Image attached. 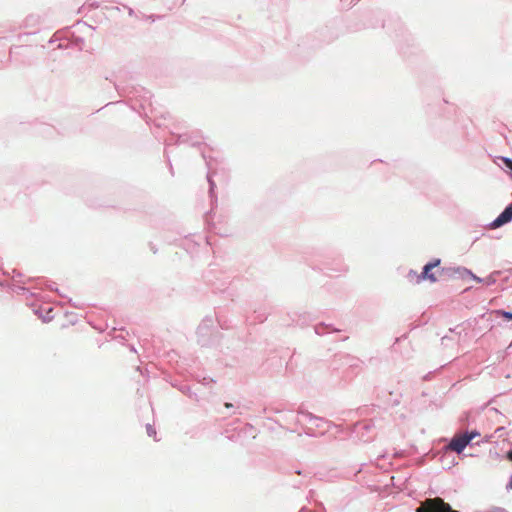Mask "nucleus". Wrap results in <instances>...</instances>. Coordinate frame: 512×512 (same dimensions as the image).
Segmentation results:
<instances>
[{
  "instance_id": "nucleus-7",
  "label": "nucleus",
  "mask_w": 512,
  "mask_h": 512,
  "mask_svg": "<svg viewBox=\"0 0 512 512\" xmlns=\"http://www.w3.org/2000/svg\"><path fill=\"white\" fill-rule=\"evenodd\" d=\"M466 272L477 282H481V279L475 276L471 271L466 270Z\"/></svg>"
},
{
  "instance_id": "nucleus-8",
  "label": "nucleus",
  "mask_w": 512,
  "mask_h": 512,
  "mask_svg": "<svg viewBox=\"0 0 512 512\" xmlns=\"http://www.w3.org/2000/svg\"><path fill=\"white\" fill-rule=\"evenodd\" d=\"M506 488H507L508 490H512V475H511V477H510V480H509V482H508V484H507Z\"/></svg>"
},
{
  "instance_id": "nucleus-1",
  "label": "nucleus",
  "mask_w": 512,
  "mask_h": 512,
  "mask_svg": "<svg viewBox=\"0 0 512 512\" xmlns=\"http://www.w3.org/2000/svg\"><path fill=\"white\" fill-rule=\"evenodd\" d=\"M416 512H457L452 510L450 505L442 498L435 497L426 499L417 508Z\"/></svg>"
},
{
  "instance_id": "nucleus-9",
  "label": "nucleus",
  "mask_w": 512,
  "mask_h": 512,
  "mask_svg": "<svg viewBox=\"0 0 512 512\" xmlns=\"http://www.w3.org/2000/svg\"><path fill=\"white\" fill-rule=\"evenodd\" d=\"M507 458L512 461V450L507 453Z\"/></svg>"
},
{
  "instance_id": "nucleus-2",
  "label": "nucleus",
  "mask_w": 512,
  "mask_h": 512,
  "mask_svg": "<svg viewBox=\"0 0 512 512\" xmlns=\"http://www.w3.org/2000/svg\"><path fill=\"white\" fill-rule=\"evenodd\" d=\"M440 263V259H435L432 262L427 263L424 266L422 273L417 276V282L424 280H428L431 283L436 282L438 277L443 273V270L439 269Z\"/></svg>"
},
{
  "instance_id": "nucleus-5",
  "label": "nucleus",
  "mask_w": 512,
  "mask_h": 512,
  "mask_svg": "<svg viewBox=\"0 0 512 512\" xmlns=\"http://www.w3.org/2000/svg\"><path fill=\"white\" fill-rule=\"evenodd\" d=\"M500 314L507 320H512V313L511 312H506V311H501Z\"/></svg>"
},
{
  "instance_id": "nucleus-4",
  "label": "nucleus",
  "mask_w": 512,
  "mask_h": 512,
  "mask_svg": "<svg viewBox=\"0 0 512 512\" xmlns=\"http://www.w3.org/2000/svg\"><path fill=\"white\" fill-rule=\"evenodd\" d=\"M512 220V206H508L491 224L492 228H498Z\"/></svg>"
},
{
  "instance_id": "nucleus-6",
  "label": "nucleus",
  "mask_w": 512,
  "mask_h": 512,
  "mask_svg": "<svg viewBox=\"0 0 512 512\" xmlns=\"http://www.w3.org/2000/svg\"><path fill=\"white\" fill-rule=\"evenodd\" d=\"M503 162L504 164L506 165L507 168L511 169L512 170V160L509 159V158H504L503 159Z\"/></svg>"
},
{
  "instance_id": "nucleus-3",
  "label": "nucleus",
  "mask_w": 512,
  "mask_h": 512,
  "mask_svg": "<svg viewBox=\"0 0 512 512\" xmlns=\"http://www.w3.org/2000/svg\"><path fill=\"white\" fill-rule=\"evenodd\" d=\"M477 436H479V433L476 431L455 436L449 443L448 448L454 452L461 453L470 441Z\"/></svg>"
}]
</instances>
